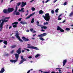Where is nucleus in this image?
<instances>
[{
  "instance_id": "nucleus-49",
  "label": "nucleus",
  "mask_w": 73,
  "mask_h": 73,
  "mask_svg": "<svg viewBox=\"0 0 73 73\" xmlns=\"http://www.w3.org/2000/svg\"><path fill=\"white\" fill-rule=\"evenodd\" d=\"M50 0H47V1H45V3H48V1H50Z\"/></svg>"
},
{
  "instance_id": "nucleus-7",
  "label": "nucleus",
  "mask_w": 73,
  "mask_h": 73,
  "mask_svg": "<svg viewBox=\"0 0 73 73\" xmlns=\"http://www.w3.org/2000/svg\"><path fill=\"white\" fill-rule=\"evenodd\" d=\"M10 18V17H5L4 19L3 20V21L2 22L3 23H7L8 21V20H6V19H9Z\"/></svg>"
},
{
  "instance_id": "nucleus-63",
  "label": "nucleus",
  "mask_w": 73,
  "mask_h": 73,
  "mask_svg": "<svg viewBox=\"0 0 73 73\" xmlns=\"http://www.w3.org/2000/svg\"><path fill=\"white\" fill-rule=\"evenodd\" d=\"M30 72V70H29L27 72V73H29Z\"/></svg>"
},
{
  "instance_id": "nucleus-31",
  "label": "nucleus",
  "mask_w": 73,
  "mask_h": 73,
  "mask_svg": "<svg viewBox=\"0 0 73 73\" xmlns=\"http://www.w3.org/2000/svg\"><path fill=\"white\" fill-rule=\"evenodd\" d=\"M35 7H32L31 8V10H32V11H35Z\"/></svg>"
},
{
  "instance_id": "nucleus-3",
  "label": "nucleus",
  "mask_w": 73,
  "mask_h": 73,
  "mask_svg": "<svg viewBox=\"0 0 73 73\" xmlns=\"http://www.w3.org/2000/svg\"><path fill=\"white\" fill-rule=\"evenodd\" d=\"M15 36L17 38H18V40H19V41H20V42H23V40H21L20 38V37L18 35L19 33H16L15 34Z\"/></svg>"
},
{
  "instance_id": "nucleus-40",
  "label": "nucleus",
  "mask_w": 73,
  "mask_h": 73,
  "mask_svg": "<svg viewBox=\"0 0 73 73\" xmlns=\"http://www.w3.org/2000/svg\"><path fill=\"white\" fill-rule=\"evenodd\" d=\"M33 29H30V31L32 32H33Z\"/></svg>"
},
{
  "instance_id": "nucleus-54",
  "label": "nucleus",
  "mask_w": 73,
  "mask_h": 73,
  "mask_svg": "<svg viewBox=\"0 0 73 73\" xmlns=\"http://www.w3.org/2000/svg\"><path fill=\"white\" fill-rule=\"evenodd\" d=\"M41 31H42V32H44V31H45V30L42 29L41 30Z\"/></svg>"
},
{
  "instance_id": "nucleus-17",
  "label": "nucleus",
  "mask_w": 73,
  "mask_h": 73,
  "mask_svg": "<svg viewBox=\"0 0 73 73\" xmlns=\"http://www.w3.org/2000/svg\"><path fill=\"white\" fill-rule=\"evenodd\" d=\"M21 60H22L24 61H27V59H25V58H24L23 56H21Z\"/></svg>"
},
{
  "instance_id": "nucleus-9",
  "label": "nucleus",
  "mask_w": 73,
  "mask_h": 73,
  "mask_svg": "<svg viewBox=\"0 0 73 73\" xmlns=\"http://www.w3.org/2000/svg\"><path fill=\"white\" fill-rule=\"evenodd\" d=\"M22 5L21 6V8H23L25 5H27V2L24 3V2H22L21 3Z\"/></svg>"
},
{
  "instance_id": "nucleus-34",
  "label": "nucleus",
  "mask_w": 73,
  "mask_h": 73,
  "mask_svg": "<svg viewBox=\"0 0 73 73\" xmlns=\"http://www.w3.org/2000/svg\"><path fill=\"white\" fill-rule=\"evenodd\" d=\"M48 22H46V23H44V25H48Z\"/></svg>"
},
{
  "instance_id": "nucleus-16",
  "label": "nucleus",
  "mask_w": 73,
  "mask_h": 73,
  "mask_svg": "<svg viewBox=\"0 0 73 73\" xmlns=\"http://www.w3.org/2000/svg\"><path fill=\"white\" fill-rule=\"evenodd\" d=\"M5 71V70L4 67L2 68L0 71V73H3Z\"/></svg>"
},
{
  "instance_id": "nucleus-35",
  "label": "nucleus",
  "mask_w": 73,
  "mask_h": 73,
  "mask_svg": "<svg viewBox=\"0 0 73 73\" xmlns=\"http://www.w3.org/2000/svg\"><path fill=\"white\" fill-rule=\"evenodd\" d=\"M66 31H70V28H66L65 29Z\"/></svg>"
},
{
  "instance_id": "nucleus-57",
  "label": "nucleus",
  "mask_w": 73,
  "mask_h": 73,
  "mask_svg": "<svg viewBox=\"0 0 73 73\" xmlns=\"http://www.w3.org/2000/svg\"><path fill=\"white\" fill-rule=\"evenodd\" d=\"M9 56V54H6V56Z\"/></svg>"
},
{
  "instance_id": "nucleus-47",
  "label": "nucleus",
  "mask_w": 73,
  "mask_h": 73,
  "mask_svg": "<svg viewBox=\"0 0 73 73\" xmlns=\"http://www.w3.org/2000/svg\"><path fill=\"white\" fill-rule=\"evenodd\" d=\"M13 52H14V50H13L11 51V54H13Z\"/></svg>"
},
{
  "instance_id": "nucleus-30",
  "label": "nucleus",
  "mask_w": 73,
  "mask_h": 73,
  "mask_svg": "<svg viewBox=\"0 0 73 73\" xmlns=\"http://www.w3.org/2000/svg\"><path fill=\"white\" fill-rule=\"evenodd\" d=\"M72 15H73V11L69 15V16H72Z\"/></svg>"
},
{
  "instance_id": "nucleus-18",
  "label": "nucleus",
  "mask_w": 73,
  "mask_h": 73,
  "mask_svg": "<svg viewBox=\"0 0 73 73\" xmlns=\"http://www.w3.org/2000/svg\"><path fill=\"white\" fill-rule=\"evenodd\" d=\"M41 28L42 29H47V27L46 26H43L41 27Z\"/></svg>"
},
{
  "instance_id": "nucleus-10",
  "label": "nucleus",
  "mask_w": 73,
  "mask_h": 73,
  "mask_svg": "<svg viewBox=\"0 0 73 73\" xmlns=\"http://www.w3.org/2000/svg\"><path fill=\"white\" fill-rule=\"evenodd\" d=\"M22 38L23 39V40L25 41H29V39L28 38L25 37L24 36L22 37Z\"/></svg>"
},
{
  "instance_id": "nucleus-2",
  "label": "nucleus",
  "mask_w": 73,
  "mask_h": 73,
  "mask_svg": "<svg viewBox=\"0 0 73 73\" xmlns=\"http://www.w3.org/2000/svg\"><path fill=\"white\" fill-rule=\"evenodd\" d=\"M2 21V23H1V21ZM4 21V20L1 19L0 20V23H1L0 24V32H1L2 31V29L3 27V25H4V22H3V21Z\"/></svg>"
},
{
  "instance_id": "nucleus-41",
  "label": "nucleus",
  "mask_w": 73,
  "mask_h": 73,
  "mask_svg": "<svg viewBox=\"0 0 73 73\" xmlns=\"http://www.w3.org/2000/svg\"><path fill=\"white\" fill-rule=\"evenodd\" d=\"M30 17L29 16L28 17H27L26 18V20H27V19H29V18H30Z\"/></svg>"
},
{
  "instance_id": "nucleus-5",
  "label": "nucleus",
  "mask_w": 73,
  "mask_h": 73,
  "mask_svg": "<svg viewBox=\"0 0 73 73\" xmlns=\"http://www.w3.org/2000/svg\"><path fill=\"white\" fill-rule=\"evenodd\" d=\"M27 48H30V49H35V50H38V48L36 47H35L34 46H27Z\"/></svg>"
},
{
  "instance_id": "nucleus-21",
  "label": "nucleus",
  "mask_w": 73,
  "mask_h": 73,
  "mask_svg": "<svg viewBox=\"0 0 73 73\" xmlns=\"http://www.w3.org/2000/svg\"><path fill=\"white\" fill-rule=\"evenodd\" d=\"M57 30L58 31H60L61 29V27H60L59 26H57Z\"/></svg>"
},
{
  "instance_id": "nucleus-38",
  "label": "nucleus",
  "mask_w": 73,
  "mask_h": 73,
  "mask_svg": "<svg viewBox=\"0 0 73 73\" xmlns=\"http://www.w3.org/2000/svg\"><path fill=\"white\" fill-rule=\"evenodd\" d=\"M17 6H16L15 7V11H17Z\"/></svg>"
},
{
  "instance_id": "nucleus-62",
  "label": "nucleus",
  "mask_w": 73,
  "mask_h": 73,
  "mask_svg": "<svg viewBox=\"0 0 73 73\" xmlns=\"http://www.w3.org/2000/svg\"><path fill=\"white\" fill-rule=\"evenodd\" d=\"M44 73H49V72H44Z\"/></svg>"
},
{
  "instance_id": "nucleus-43",
  "label": "nucleus",
  "mask_w": 73,
  "mask_h": 73,
  "mask_svg": "<svg viewBox=\"0 0 73 73\" xmlns=\"http://www.w3.org/2000/svg\"><path fill=\"white\" fill-rule=\"evenodd\" d=\"M67 4V2H66L64 3L63 4V5H66Z\"/></svg>"
},
{
  "instance_id": "nucleus-36",
  "label": "nucleus",
  "mask_w": 73,
  "mask_h": 73,
  "mask_svg": "<svg viewBox=\"0 0 73 73\" xmlns=\"http://www.w3.org/2000/svg\"><path fill=\"white\" fill-rule=\"evenodd\" d=\"M20 4H21V2H19L17 4L18 6H19V5H20Z\"/></svg>"
},
{
  "instance_id": "nucleus-59",
  "label": "nucleus",
  "mask_w": 73,
  "mask_h": 73,
  "mask_svg": "<svg viewBox=\"0 0 73 73\" xmlns=\"http://www.w3.org/2000/svg\"><path fill=\"white\" fill-rule=\"evenodd\" d=\"M28 13H27V14H25V16H28Z\"/></svg>"
},
{
  "instance_id": "nucleus-29",
  "label": "nucleus",
  "mask_w": 73,
  "mask_h": 73,
  "mask_svg": "<svg viewBox=\"0 0 73 73\" xmlns=\"http://www.w3.org/2000/svg\"><path fill=\"white\" fill-rule=\"evenodd\" d=\"M39 39L40 40H42V41H44V40H45V39H44L42 37H40Z\"/></svg>"
},
{
  "instance_id": "nucleus-33",
  "label": "nucleus",
  "mask_w": 73,
  "mask_h": 73,
  "mask_svg": "<svg viewBox=\"0 0 73 73\" xmlns=\"http://www.w3.org/2000/svg\"><path fill=\"white\" fill-rule=\"evenodd\" d=\"M20 15V13L19 12H17L16 13V15Z\"/></svg>"
},
{
  "instance_id": "nucleus-19",
  "label": "nucleus",
  "mask_w": 73,
  "mask_h": 73,
  "mask_svg": "<svg viewBox=\"0 0 73 73\" xmlns=\"http://www.w3.org/2000/svg\"><path fill=\"white\" fill-rule=\"evenodd\" d=\"M20 23H21V24H23L24 25V24H27V22L23 21H21L20 22Z\"/></svg>"
},
{
  "instance_id": "nucleus-32",
  "label": "nucleus",
  "mask_w": 73,
  "mask_h": 73,
  "mask_svg": "<svg viewBox=\"0 0 73 73\" xmlns=\"http://www.w3.org/2000/svg\"><path fill=\"white\" fill-rule=\"evenodd\" d=\"M60 31L61 32H64L65 31H64V30L61 29H60Z\"/></svg>"
},
{
  "instance_id": "nucleus-4",
  "label": "nucleus",
  "mask_w": 73,
  "mask_h": 73,
  "mask_svg": "<svg viewBox=\"0 0 73 73\" xmlns=\"http://www.w3.org/2000/svg\"><path fill=\"white\" fill-rule=\"evenodd\" d=\"M14 10V9L13 8H10L9 7L7 9V11L8 13H11V12H12Z\"/></svg>"
},
{
  "instance_id": "nucleus-11",
  "label": "nucleus",
  "mask_w": 73,
  "mask_h": 73,
  "mask_svg": "<svg viewBox=\"0 0 73 73\" xmlns=\"http://www.w3.org/2000/svg\"><path fill=\"white\" fill-rule=\"evenodd\" d=\"M17 52L18 54H20L21 52V48H19L17 50Z\"/></svg>"
},
{
  "instance_id": "nucleus-53",
  "label": "nucleus",
  "mask_w": 73,
  "mask_h": 73,
  "mask_svg": "<svg viewBox=\"0 0 73 73\" xmlns=\"http://www.w3.org/2000/svg\"><path fill=\"white\" fill-rule=\"evenodd\" d=\"M23 9H24V8H22L21 9V11H23Z\"/></svg>"
},
{
  "instance_id": "nucleus-45",
  "label": "nucleus",
  "mask_w": 73,
  "mask_h": 73,
  "mask_svg": "<svg viewBox=\"0 0 73 73\" xmlns=\"http://www.w3.org/2000/svg\"><path fill=\"white\" fill-rule=\"evenodd\" d=\"M58 20H62V19H61V18H60V17H58Z\"/></svg>"
},
{
  "instance_id": "nucleus-37",
  "label": "nucleus",
  "mask_w": 73,
  "mask_h": 73,
  "mask_svg": "<svg viewBox=\"0 0 73 73\" xmlns=\"http://www.w3.org/2000/svg\"><path fill=\"white\" fill-rule=\"evenodd\" d=\"M58 10H59V9H57L55 10V12H58Z\"/></svg>"
},
{
  "instance_id": "nucleus-58",
  "label": "nucleus",
  "mask_w": 73,
  "mask_h": 73,
  "mask_svg": "<svg viewBox=\"0 0 73 73\" xmlns=\"http://www.w3.org/2000/svg\"><path fill=\"white\" fill-rule=\"evenodd\" d=\"M36 34H35V35H33V37H34V36H36Z\"/></svg>"
},
{
  "instance_id": "nucleus-25",
  "label": "nucleus",
  "mask_w": 73,
  "mask_h": 73,
  "mask_svg": "<svg viewBox=\"0 0 73 73\" xmlns=\"http://www.w3.org/2000/svg\"><path fill=\"white\" fill-rule=\"evenodd\" d=\"M24 61L22 59V60L21 61L20 63H19V65H20V64H21L22 63H23L24 62Z\"/></svg>"
},
{
  "instance_id": "nucleus-42",
  "label": "nucleus",
  "mask_w": 73,
  "mask_h": 73,
  "mask_svg": "<svg viewBox=\"0 0 73 73\" xmlns=\"http://www.w3.org/2000/svg\"><path fill=\"white\" fill-rule=\"evenodd\" d=\"M54 10L51 11V13L52 14H54Z\"/></svg>"
},
{
  "instance_id": "nucleus-12",
  "label": "nucleus",
  "mask_w": 73,
  "mask_h": 73,
  "mask_svg": "<svg viewBox=\"0 0 73 73\" xmlns=\"http://www.w3.org/2000/svg\"><path fill=\"white\" fill-rule=\"evenodd\" d=\"M10 62H12V63H13L14 62V63H15V62H17V61H18V60H10Z\"/></svg>"
},
{
  "instance_id": "nucleus-15",
  "label": "nucleus",
  "mask_w": 73,
  "mask_h": 73,
  "mask_svg": "<svg viewBox=\"0 0 73 73\" xmlns=\"http://www.w3.org/2000/svg\"><path fill=\"white\" fill-rule=\"evenodd\" d=\"M15 58L16 60H18V58H19V55L17 54H15Z\"/></svg>"
},
{
  "instance_id": "nucleus-13",
  "label": "nucleus",
  "mask_w": 73,
  "mask_h": 73,
  "mask_svg": "<svg viewBox=\"0 0 73 73\" xmlns=\"http://www.w3.org/2000/svg\"><path fill=\"white\" fill-rule=\"evenodd\" d=\"M3 13H6V14H8V9H4L3 10Z\"/></svg>"
},
{
  "instance_id": "nucleus-23",
  "label": "nucleus",
  "mask_w": 73,
  "mask_h": 73,
  "mask_svg": "<svg viewBox=\"0 0 73 73\" xmlns=\"http://www.w3.org/2000/svg\"><path fill=\"white\" fill-rule=\"evenodd\" d=\"M16 47V45H13L11 46V48H15Z\"/></svg>"
},
{
  "instance_id": "nucleus-46",
  "label": "nucleus",
  "mask_w": 73,
  "mask_h": 73,
  "mask_svg": "<svg viewBox=\"0 0 73 73\" xmlns=\"http://www.w3.org/2000/svg\"><path fill=\"white\" fill-rule=\"evenodd\" d=\"M55 69L56 70H57V69H62V68H56Z\"/></svg>"
},
{
  "instance_id": "nucleus-27",
  "label": "nucleus",
  "mask_w": 73,
  "mask_h": 73,
  "mask_svg": "<svg viewBox=\"0 0 73 73\" xmlns=\"http://www.w3.org/2000/svg\"><path fill=\"white\" fill-rule=\"evenodd\" d=\"M35 13H33L32 14H30L29 15V16L30 17H31V16H33V15H35Z\"/></svg>"
},
{
  "instance_id": "nucleus-55",
  "label": "nucleus",
  "mask_w": 73,
  "mask_h": 73,
  "mask_svg": "<svg viewBox=\"0 0 73 73\" xmlns=\"http://www.w3.org/2000/svg\"><path fill=\"white\" fill-rule=\"evenodd\" d=\"M29 58H32V57L31 56H30L29 57Z\"/></svg>"
},
{
  "instance_id": "nucleus-50",
  "label": "nucleus",
  "mask_w": 73,
  "mask_h": 73,
  "mask_svg": "<svg viewBox=\"0 0 73 73\" xmlns=\"http://www.w3.org/2000/svg\"><path fill=\"white\" fill-rule=\"evenodd\" d=\"M62 14H61L60 15H59L58 17H61V16H62Z\"/></svg>"
},
{
  "instance_id": "nucleus-26",
  "label": "nucleus",
  "mask_w": 73,
  "mask_h": 73,
  "mask_svg": "<svg viewBox=\"0 0 73 73\" xmlns=\"http://www.w3.org/2000/svg\"><path fill=\"white\" fill-rule=\"evenodd\" d=\"M34 20L35 19H34V18H33L31 23H33L35 21Z\"/></svg>"
},
{
  "instance_id": "nucleus-56",
  "label": "nucleus",
  "mask_w": 73,
  "mask_h": 73,
  "mask_svg": "<svg viewBox=\"0 0 73 73\" xmlns=\"http://www.w3.org/2000/svg\"><path fill=\"white\" fill-rule=\"evenodd\" d=\"M36 31L34 30L33 31V33H36Z\"/></svg>"
},
{
  "instance_id": "nucleus-24",
  "label": "nucleus",
  "mask_w": 73,
  "mask_h": 73,
  "mask_svg": "<svg viewBox=\"0 0 73 73\" xmlns=\"http://www.w3.org/2000/svg\"><path fill=\"white\" fill-rule=\"evenodd\" d=\"M39 56H40V54H38L35 56V58H37V57H39Z\"/></svg>"
},
{
  "instance_id": "nucleus-39",
  "label": "nucleus",
  "mask_w": 73,
  "mask_h": 73,
  "mask_svg": "<svg viewBox=\"0 0 73 73\" xmlns=\"http://www.w3.org/2000/svg\"><path fill=\"white\" fill-rule=\"evenodd\" d=\"M24 49L25 50H27V52H29V51H30V50L29 49H27L25 48H24Z\"/></svg>"
},
{
  "instance_id": "nucleus-20",
  "label": "nucleus",
  "mask_w": 73,
  "mask_h": 73,
  "mask_svg": "<svg viewBox=\"0 0 73 73\" xmlns=\"http://www.w3.org/2000/svg\"><path fill=\"white\" fill-rule=\"evenodd\" d=\"M39 14H43L44 13L43 11L42 10H40L39 13Z\"/></svg>"
},
{
  "instance_id": "nucleus-8",
  "label": "nucleus",
  "mask_w": 73,
  "mask_h": 73,
  "mask_svg": "<svg viewBox=\"0 0 73 73\" xmlns=\"http://www.w3.org/2000/svg\"><path fill=\"white\" fill-rule=\"evenodd\" d=\"M47 33H43L42 34H40V35H38V37H44V36H46L47 35Z\"/></svg>"
},
{
  "instance_id": "nucleus-64",
  "label": "nucleus",
  "mask_w": 73,
  "mask_h": 73,
  "mask_svg": "<svg viewBox=\"0 0 73 73\" xmlns=\"http://www.w3.org/2000/svg\"><path fill=\"white\" fill-rule=\"evenodd\" d=\"M11 38H13L14 39H15V37H14V36H12V37H11Z\"/></svg>"
},
{
  "instance_id": "nucleus-61",
  "label": "nucleus",
  "mask_w": 73,
  "mask_h": 73,
  "mask_svg": "<svg viewBox=\"0 0 73 73\" xmlns=\"http://www.w3.org/2000/svg\"><path fill=\"white\" fill-rule=\"evenodd\" d=\"M11 28H12V26H11L9 27V29H11Z\"/></svg>"
},
{
  "instance_id": "nucleus-60",
  "label": "nucleus",
  "mask_w": 73,
  "mask_h": 73,
  "mask_svg": "<svg viewBox=\"0 0 73 73\" xmlns=\"http://www.w3.org/2000/svg\"><path fill=\"white\" fill-rule=\"evenodd\" d=\"M65 22V20H64L62 22V23H64Z\"/></svg>"
},
{
  "instance_id": "nucleus-52",
  "label": "nucleus",
  "mask_w": 73,
  "mask_h": 73,
  "mask_svg": "<svg viewBox=\"0 0 73 73\" xmlns=\"http://www.w3.org/2000/svg\"><path fill=\"white\" fill-rule=\"evenodd\" d=\"M25 52V50H22V53H24Z\"/></svg>"
},
{
  "instance_id": "nucleus-1",
  "label": "nucleus",
  "mask_w": 73,
  "mask_h": 73,
  "mask_svg": "<svg viewBox=\"0 0 73 73\" xmlns=\"http://www.w3.org/2000/svg\"><path fill=\"white\" fill-rule=\"evenodd\" d=\"M42 17L44 18V19L46 21H49L50 20V16H49V13H48L45 14V16L43 15Z\"/></svg>"
},
{
  "instance_id": "nucleus-22",
  "label": "nucleus",
  "mask_w": 73,
  "mask_h": 73,
  "mask_svg": "<svg viewBox=\"0 0 73 73\" xmlns=\"http://www.w3.org/2000/svg\"><path fill=\"white\" fill-rule=\"evenodd\" d=\"M3 43L5 45H7V44H8V42L7 41L5 40L4 42H3Z\"/></svg>"
},
{
  "instance_id": "nucleus-51",
  "label": "nucleus",
  "mask_w": 73,
  "mask_h": 73,
  "mask_svg": "<svg viewBox=\"0 0 73 73\" xmlns=\"http://www.w3.org/2000/svg\"><path fill=\"white\" fill-rule=\"evenodd\" d=\"M3 41V40H0V42H1Z\"/></svg>"
},
{
  "instance_id": "nucleus-14",
  "label": "nucleus",
  "mask_w": 73,
  "mask_h": 73,
  "mask_svg": "<svg viewBox=\"0 0 73 73\" xmlns=\"http://www.w3.org/2000/svg\"><path fill=\"white\" fill-rule=\"evenodd\" d=\"M66 62H67V60H66V59L63 60V66H64L65 65V64H66Z\"/></svg>"
},
{
  "instance_id": "nucleus-48",
  "label": "nucleus",
  "mask_w": 73,
  "mask_h": 73,
  "mask_svg": "<svg viewBox=\"0 0 73 73\" xmlns=\"http://www.w3.org/2000/svg\"><path fill=\"white\" fill-rule=\"evenodd\" d=\"M58 0H55L54 1H53V2L54 3H56V1H57Z\"/></svg>"
},
{
  "instance_id": "nucleus-44",
  "label": "nucleus",
  "mask_w": 73,
  "mask_h": 73,
  "mask_svg": "<svg viewBox=\"0 0 73 73\" xmlns=\"http://www.w3.org/2000/svg\"><path fill=\"white\" fill-rule=\"evenodd\" d=\"M21 19H22V18H20L18 19V21H20L21 20Z\"/></svg>"
},
{
  "instance_id": "nucleus-6",
  "label": "nucleus",
  "mask_w": 73,
  "mask_h": 73,
  "mask_svg": "<svg viewBox=\"0 0 73 73\" xmlns=\"http://www.w3.org/2000/svg\"><path fill=\"white\" fill-rule=\"evenodd\" d=\"M18 24V22H15L13 23H12V25H13V27L14 28H16L17 27V24Z\"/></svg>"
},
{
  "instance_id": "nucleus-28",
  "label": "nucleus",
  "mask_w": 73,
  "mask_h": 73,
  "mask_svg": "<svg viewBox=\"0 0 73 73\" xmlns=\"http://www.w3.org/2000/svg\"><path fill=\"white\" fill-rule=\"evenodd\" d=\"M16 12H17V11L15 10V11L13 12V15H16Z\"/></svg>"
}]
</instances>
